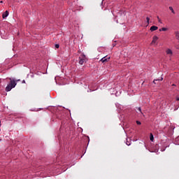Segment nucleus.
I'll list each match as a JSON object with an SVG mask.
<instances>
[{
	"instance_id": "20e7f679",
	"label": "nucleus",
	"mask_w": 179,
	"mask_h": 179,
	"mask_svg": "<svg viewBox=\"0 0 179 179\" xmlns=\"http://www.w3.org/2000/svg\"><path fill=\"white\" fill-rule=\"evenodd\" d=\"M110 60V57L108 58H106V57H103L101 59V62H103V64H104V62H107Z\"/></svg>"
},
{
	"instance_id": "aec40b11",
	"label": "nucleus",
	"mask_w": 179,
	"mask_h": 179,
	"mask_svg": "<svg viewBox=\"0 0 179 179\" xmlns=\"http://www.w3.org/2000/svg\"><path fill=\"white\" fill-rule=\"evenodd\" d=\"M1 120H0V127H1Z\"/></svg>"
},
{
	"instance_id": "ddd939ff",
	"label": "nucleus",
	"mask_w": 179,
	"mask_h": 179,
	"mask_svg": "<svg viewBox=\"0 0 179 179\" xmlns=\"http://www.w3.org/2000/svg\"><path fill=\"white\" fill-rule=\"evenodd\" d=\"M138 111H139V113H141V114H142V109L141 108V107L137 108Z\"/></svg>"
},
{
	"instance_id": "f8f14e48",
	"label": "nucleus",
	"mask_w": 179,
	"mask_h": 179,
	"mask_svg": "<svg viewBox=\"0 0 179 179\" xmlns=\"http://www.w3.org/2000/svg\"><path fill=\"white\" fill-rule=\"evenodd\" d=\"M157 19L159 23H162V20H160V17L159 16L157 17Z\"/></svg>"
},
{
	"instance_id": "6ab92c4d",
	"label": "nucleus",
	"mask_w": 179,
	"mask_h": 179,
	"mask_svg": "<svg viewBox=\"0 0 179 179\" xmlns=\"http://www.w3.org/2000/svg\"><path fill=\"white\" fill-rule=\"evenodd\" d=\"M3 3V1H0V3Z\"/></svg>"
},
{
	"instance_id": "dca6fc26",
	"label": "nucleus",
	"mask_w": 179,
	"mask_h": 179,
	"mask_svg": "<svg viewBox=\"0 0 179 179\" xmlns=\"http://www.w3.org/2000/svg\"><path fill=\"white\" fill-rule=\"evenodd\" d=\"M55 48H59V44H56L55 45Z\"/></svg>"
},
{
	"instance_id": "9d476101",
	"label": "nucleus",
	"mask_w": 179,
	"mask_h": 179,
	"mask_svg": "<svg viewBox=\"0 0 179 179\" xmlns=\"http://www.w3.org/2000/svg\"><path fill=\"white\" fill-rule=\"evenodd\" d=\"M169 10L172 12V13H173V15H176V11H174V9H173L172 6L169 7Z\"/></svg>"
},
{
	"instance_id": "7ed1b4c3",
	"label": "nucleus",
	"mask_w": 179,
	"mask_h": 179,
	"mask_svg": "<svg viewBox=\"0 0 179 179\" xmlns=\"http://www.w3.org/2000/svg\"><path fill=\"white\" fill-rule=\"evenodd\" d=\"M8 16H9V12L8 10H6L3 15H2V17L3 19H5V17H8Z\"/></svg>"
},
{
	"instance_id": "f3484780",
	"label": "nucleus",
	"mask_w": 179,
	"mask_h": 179,
	"mask_svg": "<svg viewBox=\"0 0 179 179\" xmlns=\"http://www.w3.org/2000/svg\"><path fill=\"white\" fill-rule=\"evenodd\" d=\"M177 101H179V98H176Z\"/></svg>"
},
{
	"instance_id": "412c9836",
	"label": "nucleus",
	"mask_w": 179,
	"mask_h": 179,
	"mask_svg": "<svg viewBox=\"0 0 179 179\" xmlns=\"http://www.w3.org/2000/svg\"><path fill=\"white\" fill-rule=\"evenodd\" d=\"M177 48L179 49V46H178Z\"/></svg>"
},
{
	"instance_id": "f257e3e1",
	"label": "nucleus",
	"mask_w": 179,
	"mask_h": 179,
	"mask_svg": "<svg viewBox=\"0 0 179 179\" xmlns=\"http://www.w3.org/2000/svg\"><path fill=\"white\" fill-rule=\"evenodd\" d=\"M16 81L10 78V83L6 87V92H10L14 87H16Z\"/></svg>"
},
{
	"instance_id": "4468645a",
	"label": "nucleus",
	"mask_w": 179,
	"mask_h": 179,
	"mask_svg": "<svg viewBox=\"0 0 179 179\" xmlns=\"http://www.w3.org/2000/svg\"><path fill=\"white\" fill-rule=\"evenodd\" d=\"M146 20H147L148 24H149V20H150V18H149V17H147Z\"/></svg>"
},
{
	"instance_id": "423d86ee",
	"label": "nucleus",
	"mask_w": 179,
	"mask_h": 179,
	"mask_svg": "<svg viewBox=\"0 0 179 179\" xmlns=\"http://www.w3.org/2000/svg\"><path fill=\"white\" fill-rule=\"evenodd\" d=\"M157 40H159V37H157V36H153V39H152V43L155 44V43H156V41H157Z\"/></svg>"
},
{
	"instance_id": "6e6552de",
	"label": "nucleus",
	"mask_w": 179,
	"mask_h": 179,
	"mask_svg": "<svg viewBox=\"0 0 179 179\" xmlns=\"http://www.w3.org/2000/svg\"><path fill=\"white\" fill-rule=\"evenodd\" d=\"M166 52L167 55H173V51H171L170 49H167Z\"/></svg>"
},
{
	"instance_id": "1a4fd4ad",
	"label": "nucleus",
	"mask_w": 179,
	"mask_h": 179,
	"mask_svg": "<svg viewBox=\"0 0 179 179\" xmlns=\"http://www.w3.org/2000/svg\"><path fill=\"white\" fill-rule=\"evenodd\" d=\"M150 139L151 141V142H153V141H155V137L153 136V134L150 133Z\"/></svg>"
},
{
	"instance_id": "39448f33",
	"label": "nucleus",
	"mask_w": 179,
	"mask_h": 179,
	"mask_svg": "<svg viewBox=\"0 0 179 179\" xmlns=\"http://www.w3.org/2000/svg\"><path fill=\"white\" fill-rule=\"evenodd\" d=\"M157 29H159V27H157V26H152L150 30V31H155V30H157Z\"/></svg>"
},
{
	"instance_id": "f03ea898",
	"label": "nucleus",
	"mask_w": 179,
	"mask_h": 179,
	"mask_svg": "<svg viewBox=\"0 0 179 179\" xmlns=\"http://www.w3.org/2000/svg\"><path fill=\"white\" fill-rule=\"evenodd\" d=\"M86 61H87V58H86V55H80V56L79 57V62H78L80 65H83V64H85Z\"/></svg>"
},
{
	"instance_id": "9b49d317",
	"label": "nucleus",
	"mask_w": 179,
	"mask_h": 179,
	"mask_svg": "<svg viewBox=\"0 0 179 179\" xmlns=\"http://www.w3.org/2000/svg\"><path fill=\"white\" fill-rule=\"evenodd\" d=\"M159 31H167V28L163 27V28L159 29Z\"/></svg>"
},
{
	"instance_id": "4be33fe9",
	"label": "nucleus",
	"mask_w": 179,
	"mask_h": 179,
	"mask_svg": "<svg viewBox=\"0 0 179 179\" xmlns=\"http://www.w3.org/2000/svg\"><path fill=\"white\" fill-rule=\"evenodd\" d=\"M23 83H24V80L23 81Z\"/></svg>"
},
{
	"instance_id": "0eeeda50",
	"label": "nucleus",
	"mask_w": 179,
	"mask_h": 179,
	"mask_svg": "<svg viewBox=\"0 0 179 179\" xmlns=\"http://www.w3.org/2000/svg\"><path fill=\"white\" fill-rule=\"evenodd\" d=\"M162 80H163V77H161L159 79H155L153 81V83H155V85H156V83H157L156 82H162Z\"/></svg>"
},
{
	"instance_id": "a211bd4d",
	"label": "nucleus",
	"mask_w": 179,
	"mask_h": 179,
	"mask_svg": "<svg viewBox=\"0 0 179 179\" xmlns=\"http://www.w3.org/2000/svg\"><path fill=\"white\" fill-rule=\"evenodd\" d=\"M127 146H129V145H131L130 143L129 144L128 143H127Z\"/></svg>"
},
{
	"instance_id": "2eb2a0df",
	"label": "nucleus",
	"mask_w": 179,
	"mask_h": 179,
	"mask_svg": "<svg viewBox=\"0 0 179 179\" xmlns=\"http://www.w3.org/2000/svg\"><path fill=\"white\" fill-rule=\"evenodd\" d=\"M136 124H137V125H141V123L140 121H138V120H137V121H136Z\"/></svg>"
}]
</instances>
